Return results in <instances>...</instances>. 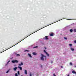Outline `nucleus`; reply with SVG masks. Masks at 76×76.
<instances>
[{
  "instance_id": "31",
  "label": "nucleus",
  "mask_w": 76,
  "mask_h": 76,
  "mask_svg": "<svg viewBox=\"0 0 76 76\" xmlns=\"http://www.w3.org/2000/svg\"><path fill=\"white\" fill-rule=\"evenodd\" d=\"M69 76V75H68L67 76Z\"/></svg>"
},
{
  "instance_id": "32",
  "label": "nucleus",
  "mask_w": 76,
  "mask_h": 76,
  "mask_svg": "<svg viewBox=\"0 0 76 76\" xmlns=\"http://www.w3.org/2000/svg\"><path fill=\"white\" fill-rule=\"evenodd\" d=\"M53 63V61H51V63Z\"/></svg>"
},
{
  "instance_id": "30",
  "label": "nucleus",
  "mask_w": 76,
  "mask_h": 76,
  "mask_svg": "<svg viewBox=\"0 0 76 76\" xmlns=\"http://www.w3.org/2000/svg\"><path fill=\"white\" fill-rule=\"evenodd\" d=\"M75 43H76V41H75Z\"/></svg>"
},
{
  "instance_id": "24",
  "label": "nucleus",
  "mask_w": 76,
  "mask_h": 76,
  "mask_svg": "<svg viewBox=\"0 0 76 76\" xmlns=\"http://www.w3.org/2000/svg\"><path fill=\"white\" fill-rule=\"evenodd\" d=\"M9 70L7 71L6 72V73H9Z\"/></svg>"
},
{
  "instance_id": "16",
  "label": "nucleus",
  "mask_w": 76,
  "mask_h": 76,
  "mask_svg": "<svg viewBox=\"0 0 76 76\" xmlns=\"http://www.w3.org/2000/svg\"><path fill=\"white\" fill-rule=\"evenodd\" d=\"M18 75L19 76V75H20V73H19V71H18Z\"/></svg>"
},
{
  "instance_id": "11",
  "label": "nucleus",
  "mask_w": 76,
  "mask_h": 76,
  "mask_svg": "<svg viewBox=\"0 0 76 76\" xmlns=\"http://www.w3.org/2000/svg\"><path fill=\"white\" fill-rule=\"evenodd\" d=\"M53 35H54V34H53V33H52L51 34H50V36H51V37H53Z\"/></svg>"
},
{
  "instance_id": "29",
  "label": "nucleus",
  "mask_w": 76,
  "mask_h": 76,
  "mask_svg": "<svg viewBox=\"0 0 76 76\" xmlns=\"http://www.w3.org/2000/svg\"><path fill=\"white\" fill-rule=\"evenodd\" d=\"M61 68H63V66H61Z\"/></svg>"
},
{
  "instance_id": "27",
  "label": "nucleus",
  "mask_w": 76,
  "mask_h": 76,
  "mask_svg": "<svg viewBox=\"0 0 76 76\" xmlns=\"http://www.w3.org/2000/svg\"><path fill=\"white\" fill-rule=\"evenodd\" d=\"M53 75L54 76H56V75H55L54 74H53Z\"/></svg>"
},
{
  "instance_id": "23",
  "label": "nucleus",
  "mask_w": 76,
  "mask_h": 76,
  "mask_svg": "<svg viewBox=\"0 0 76 76\" xmlns=\"http://www.w3.org/2000/svg\"><path fill=\"white\" fill-rule=\"evenodd\" d=\"M15 76H18V74H17V73H16L15 74Z\"/></svg>"
},
{
  "instance_id": "19",
  "label": "nucleus",
  "mask_w": 76,
  "mask_h": 76,
  "mask_svg": "<svg viewBox=\"0 0 76 76\" xmlns=\"http://www.w3.org/2000/svg\"><path fill=\"white\" fill-rule=\"evenodd\" d=\"M69 45L70 47H72V44H69Z\"/></svg>"
},
{
  "instance_id": "1",
  "label": "nucleus",
  "mask_w": 76,
  "mask_h": 76,
  "mask_svg": "<svg viewBox=\"0 0 76 76\" xmlns=\"http://www.w3.org/2000/svg\"><path fill=\"white\" fill-rule=\"evenodd\" d=\"M41 56H42L41 57V60L42 61H44V58L45 60H46V56L42 54H41Z\"/></svg>"
},
{
  "instance_id": "17",
  "label": "nucleus",
  "mask_w": 76,
  "mask_h": 76,
  "mask_svg": "<svg viewBox=\"0 0 76 76\" xmlns=\"http://www.w3.org/2000/svg\"><path fill=\"white\" fill-rule=\"evenodd\" d=\"M38 46H35L34 48H38Z\"/></svg>"
},
{
  "instance_id": "20",
  "label": "nucleus",
  "mask_w": 76,
  "mask_h": 76,
  "mask_svg": "<svg viewBox=\"0 0 76 76\" xmlns=\"http://www.w3.org/2000/svg\"><path fill=\"white\" fill-rule=\"evenodd\" d=\"M16 56H20V54H17L16 55Z\"/></svg>"
},
{
  "instance_id": "6",
  "label": "nucleus",
  "mask_w": 76,
  "mask_h": 76,
  "mask_svg": "<svg viewBox=\"0 0 76 76\" xmlns=\"http://www.w3.org/2000/svg\"><path fill=\"white\" fill-rule=\"evenodd\" d=\"M72 73H73V74H76V72L75 71L73 70L72 72Z\"/></svg>"
},
{
  "instance_id": "28",
  "label": "nucleus",
  "mask_w": 76,
  "mask_h": 76,
  "mask_svg": "<svg viewBox=\"0 0 76 76\" xmlns=\"http://www.w3.org/2000/svg\"><path fill=\"white\" fill-rule=\"evenodd\" d=\"M45 50H46L47 49V48H46L45 47Z\"/></svg>"
},
{
  "instance_id": "18",
  "label": "nucleus",
  "mask_w": 76,
  "mask_h": 76,
  "mask_svg": "<svg viewBox=\"0 0 76 76\" xmlns=\"http://www.w3.org/2000/svg\"><path fill=\"white\" fill-rule=\"evenodd\" d=\"M74 31L75 32H76V29H74Z\"/></svg>"
},
{
  "instance_id": "12",
  "label": "nucleus",
  "mask_w": 76,
  "mask_h": 76,
  "mask_svg": "<svg viewBox=\"0 0 76 76\" xmlns=\"http://www.w3.org/2000/svg\"><path fill=\"white\" fill-rule=\"evenodd\" d=\"M48 37L47 36H45V39H48Z\"/></svg>"
},
{
  "instance_id": "14",
  "label": "nucleus",
  "mask_w": 76,
  "mask_h": 76,
  "mask_svg": "<svg viewBox=\"0 0 76 76\" xmlns=\"http://www.w3.org/2000/svg\"><path fill=\"white\" fill-rule=\"evenodd\" d=\"M70 32H73V29H71L70 30Z\"/></svg>"
},
{
  "instance_id": "26",
  "label": "nucleus",
  "mask_w": 76,
  "mask_h": 76,
  "mask_svg": "<svg viewBox=\"0 0 76 76\" xmlns=\"http://www.w3.org/2000/svg\"><path fill=\"white\" fill-rule=\"evenodd\" d=\"M30 76H32V74H31V73L30 74Z\"/></svg>"
},
{
  "instance_id": "9",
  "label": "nucleus",
  "mask_w": 76,
  "mask_h": 76,
  "mask_svg": "<svg viewBox=\"0 0 76 76\" xmlns=\"http://www.w3.org/2000/svg\"><path fill=\"white\" fill-rule=\"evenodd\" d=\"M28 56H29L30 57H31V58H32V56H31V54L28 53Z\"/></svg>"
},
{
  "instance_id": "21",
  "label": "nucleus",
  "mask_w": 76,
  "mask_h": 76,
  "mask_svg": "<svg viewBox=\"0 0 76 76\" xmlns=\"http://www.w3.org/2000/svg\"><path fill=\"white\" fill-rule=\"evenodd\" d=\"M25 52H26V51H28V52H29V50H25L24 51Z\"/></svg>"
},
{
  "instance_id": "7",
  "label": "nucleus",
  "mask_w": 76,
  "mask_h": 76,
  "mask_svg": "<svg viewBox=\"0 0 76 76\" xmlns=\"http://www.w3.org/2000/svg\"><path fill=\"white\" fill-rule=\"evenodd\" d=\"M18 68H19V69H20V70H22V67H20V66H18Z\"/></svg>"
},
{
  "instance_id": "5",
  "label": "nucleus",
  "mask_w": 76,
  "mask_h": 76,
  "mask_svg": "<svg viewBox=\"0 0 76 76\" xmlns=\"http://www.w3.org/2000/svg\"><path fill=\"white\" fill-rule=\"evenodd\" d=\"M32 54L33 55H34V56H37V53L35 52H33L32 53Z\"/></svg>"
},
{
  "instance_id": "4",
  "label": "nucleus",
  "mask_w": 76,
  "mask_h": 76,
  "mask_svg": "<svg viewBox=\"0 0 76 76\" xmlns=\"http://www.w3.org/2000/svg\"><path fill=\"white\" fill-rule=\"evenodd\" d=\"M17 69H18L17 67H15V68H13V70H14V71H16V70Z\"/></svg>"
},
{
  "instance_id": "3",
  "label": "nucleus",
  "mask_w": 76,
  "mask_h": 76,
  "mask_svg": "<svg viewBox=\"0 0 76 76\" xmlns=\"http://www.w3.org/2000/svg\"><path fill=\"white\" fill-rule=\"evenodd\" d=\"M44 53H46V55H47V56L48 57H49L50 56V55L49 54H48L47 53L46 50H44Z\"/></svg>"
},
{
  "instance_id": "8",
  "label": "nucleus",
  "mask_w": 76,
  "mask_h": 76,
  "mask_svg": "<svg viewBox=\"0 0 76 76\" xmlns=\"http://www.w3.org/2000/svg\"><path fill=\"white\" fill-rule=\"evenodd\" d=\"M23 63L21 62V64H19V66H22V65H23Z\"/></svg>"
},
{
  "instance_id": "15",
  "label": "nucleus",
  "mask_w": 76,
  "mask_h": 76,
  "mask_svg": "<svg viewBox=\"0 0 76 76\" xmlns=\"http://www.w3.org/2000/svg\"><path fill=\"white\" fill-rule=\"evenodd\" d=\"M10 61H8L7 62V64L6 65H5L6 66H7V64H8L10 62Z\"/></svg>"
},
{
  "instance_id": "22",
  "label": "nucleus",
  "mask_w": 76,
  "mask_h": 76,
  "mask_svg": "<svg viewBox=\"0 0 76 76\" xmlns=\"http://www.w3.org/2000/svg\"><path fill=\"white\" fill-rule=\"evenodd\" d=\"M64 39H67V37H64Z\"/></svg>"
},
{
  "instance_id": "2",
  "label": "nucleus",
  "mask_w": 76,
  "mask_h": 76,
  "mask_svg": "<svg viewBox=\"0 0 76 76\" xmlns=\"http://www.w3.org/2000/svg\"><path fill=\"white\" fill-rule=\"evenodd\" d=\"M12 63H18V61L16 60H12Z\"/></svg>"
},
{
  "instance_id": "33",
  "label": "nucleus",
  "mask_w": 76,
  "mask_h": 76,
  "mask_svg": "<svg viewBox=\"0 0 76 76\" xmlns=\"http://www.w3.org/2000/svg\"><path fill=\"white\" fill-rule=\"evenodd\" d=\"M41 67H42V65H41Z\"/></svg>"
},
{
  "instance_id": "25",
  "label": "nucleus",
  "mask_w": 76,
  "mask_h": 76,
  "mask_svg": "<svg viewBox=\"0 0 76 76\" xmlns=\"http://www.w3.org/2000/svg\"><path fill=\"white\" fill-rule=\"evenodd\" d=\"M70 65H72V64H72V62H70Z\"/></svg>"
},
{
  "instance_id": "13",
  "label": "nucleus",
  "mask_w": 76,
  "mask_h": 76,
  "mask_svg": "<svg viewBox=\"0 0 76 76\" xmlns=\"http://www.w3.org/2000/svg\"><path fill=\"white\" fill-rule=\"evenodd\" d=\"M70 49H71V50H72V51H74V50H75L74 49L72 48H70Z\"/></svg>"
},
{
  "instance_id": "10",
  "label": "nucleus",
  "mask_w": 76,
  "mask_h": 76,
  "mask_svg": "<svg viewBox=\"0 0 76 76\" xmlns=\"http://www.w3.org/2000/svg\"><path fill=\"white\" fill-rule=\"evenodd\" d=\"M25 73L26 75H27V71L26 70H25Z\"/></svg>"
}]
</instances>
